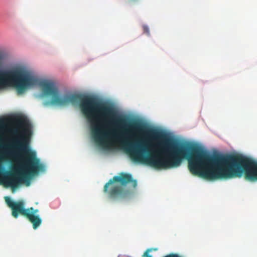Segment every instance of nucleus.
<instances>
[{
    "label": "nucleus",
    "mask_w": 257,
    "mask_h": 257,
    "mask_svg": "<svg viewBox=\"0 0 257 257\" xmlns=\"http://www.w3.org/2000/svg\"><path fill=\"white\" fill-rule=\"evenodd\" d=\"M15 121L17 126L11 131L14 137L10 143L3 146L0 139V148L5 150L0 152V184L13 190L45 170L36 153L30 149L31 124L22 116L16 117Z\"/></svg>",
    "instance_id": "obj_1"
},
{
    "label": "nucleus",
    "mask_w": 257,
    "mask_h": 257,
    "mask_svg": "<svg viewBox=\"0 0 257 257\" xmlns=\"http://www.w3.org/2000/svg\"><path fill=\"white\" fill-rule=\"evenodd\" d=\"M5 199L8 206L12 209L13 217L17 218L19 214L23 215L32 223L33 227L35 229L40 225L42 220L38 215V209H35L33 207L25 208L23 201L14 202L9 196H6Z\"/></svg>",
    "instance_id": "obj_3"
},
{
    "label": "nucleus",
    "mask_w": 257,
    "mask_h": 257,
    "mask_svg": "<svg viewBox=\"0 0 257 257\" xmlns=\"http://www.w3.org/2000/svg\"><path fill=\"white\" fill-rule=\"evenodd\" d=\"M163 257H183L182 255H180L177 253H170L169 254H167Z\"/></svg>",
    "instance_id": "obj_5"
},
{
    "label": "nucleus",
    "mask_w": 257,
    "mask_h": 257,
    "mask_svg": "<svg viewBox=\"0 0 257 257\" xmlns=\"http://www.w3.org/2000/svg\"><path fill=\"white\" fill-rule=\"evenodd\" d=\"M143 30L145 33L149 35V29L147 26H143Z\"/></svg>",
    "instance_id": "obj_6"
},
{
    "label": "nucleus",
    "mask_w": 257,
    "mask_h": 257,
    "mask_svg": "<svg viewBox=\"0 0 257 257\" xmlns=\"http://www.w3.org/2000/svg\"><path fill=\"white\" fill-rule=\"evenodd\" d=\"M153 248H148L147 249L144 254L142 255V257H152V255L150 254V252L152 251Z\"/></svg>",
    "instance_id": "obj_4"
},
{
    "label": "nucleus",
    "mask_w": 257,
    "mask_h": 257,
    "mask_svg": "<svg viewBox=\"0 0 257 257\" xmlns=\"http://www.w3.org/2000/svg\"><path fill=\"white\" fill-rule=\"evenodd\" d=\"M130 183L134 188L136 187L137 181L133 179L132 175L121 172L118 175L114 176L105 184L103 191L108 195L110 199H125L131 195L130 190L126 188V185Z\"/></svg>",
    "instance_id": "obj_2"
}]
</instances>
